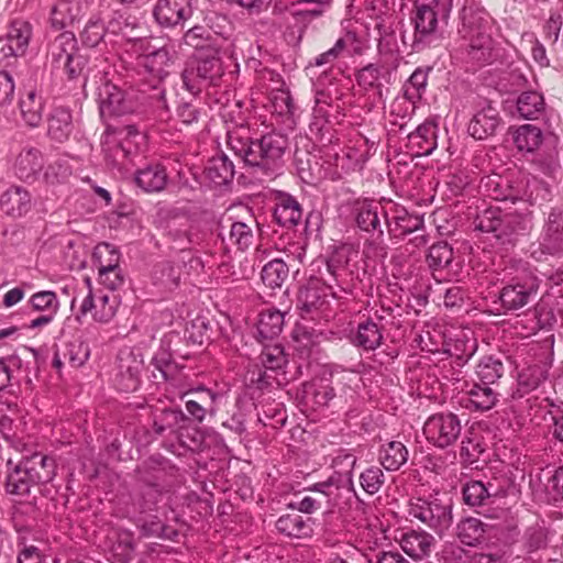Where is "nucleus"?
<instances>
[{
    "mask_svg": "<svg viewBox=\"0 0 563 563\" xmlns=\"http://www.w3.org/2000/svg\"><path fill=\"white\" fill-rule=\"evenodd\" d=\"M468 41V56L476 62H488L492 57L493 40L489 31L470 34L464 37Z\"/></svg>",
    "mask_w": 563,
    "mask_h": 563,
    "instance_id": "nucleus-44",
    "label": "nucleus"
},
{
    "mask_svg": "<svg viewBox=\"0 0 563 563\" xmlns=\"http://www.w3.org/2000/svg\"><path fill=\"white\" fill-rule=\"evenodd\" d=\"M489 526L476 517L462 518L455 528L459 541L471 548H476L485 542Z\"/></svg>",
    "mask_w": 563,
    "mask_h": 563,
    "instance_id": "nucleus-19",
    "label": "nucleus"
},
{
    "mask_svg": "<svg viewBox=\"0 0 563 563\" xmlns=\"http://www.w3.org/2000/svg\"><path fill=\"white\" fill-rule=\"evenodd\" d=\"M192 13V0H157L153 8L155 21L164 27L181 25Z\"/></svg>",
    "mask_w": 563,
    "mask_h": 563,
    "instance_id": "nucleus-13",
    "label": "nucleus"
},
{
    "mask_svg": "<svg viewBox=\"0 0 563 563\" xmlns=\"http://www.w3.org/2000/svg\"><path fill=\"white\" fill-rule=\"evenodd\" d=\"M462 27L459 30L462 37H470V34L489 31L488 13L474 5H465L461 10Z\"/></svg>",
    "mask_w": 563,
    "mask_h": 563,
    "instance_id": "nucleus-24",
    "label": "nucleus"
},
{
    "mask_svg": "<svg viewBox=\"0 0 563 563\" xmlns=\"http://www.w3.org/2000/svg\"><path fill=\"white\" fill-rule=\"evenodd\" d=\"M73 131L71 113L66 108H56L48 117V135L57 141L64 142L68 139Z\"/></svg>",
    "mask_w": 563,
    "mask_h": 563,
    "instance_id": "nucleus-33",
    "label": "nucleus"
},
{
    "mask_svg": "<svg viewBox=\"0 0 563 563\" xmlns=\"http://www.w3.org/2000/svg\"><path fill=\"white\" fill-rule=\"evenodd\" d=\"M135 183L146 192H158L166 187L167 174L159 164L148 165L136 172Z\"/></svg>",
    "mask_w": 563,
    "mask_h": 563,
    "instance_id": "nucleus-27",
    "label": "nucleus"
},
{
    "mask_svg": "<svg viewBox=\"0 0 563 563\" xmlns=\"http://www.w3.org/2000/svg\"><path fill=\"white\" fill-rule=\"evenodd\" d=\"M224 75L223 63L218 46H208L196 53L192 62L183 70L185 88L194 96L202 88L218 86Z\"/></svg>",
    "mask_w": 563,
    "mask_h": 563,
    "instance_id": "nucleus-4",
    "label": "nucleus"
},
{
    "mask_svg": "<svg viewBox=\"0 0 563 563\" xmlns=\"http://www.w3.org/2000/svg\"><path fill=\"white\" fill-rule=\"evenodd\" d=\"M288 276L289 267L279 258L269 261L263 266L261 272L263 283L272 289L282 288Z\"/></svg>",
    "mask_w": 563,
    "mask_h": 563,
    "instance_id": "nucleus-45",
    "label": "nucleus"
},
{
    "mask_svg": "<svg viewBox=\"0 0 563 563\" xmlns=\"http://www.w3.org/2000/svg\"><path fill=\"white\" fill-rule=\"evenodd\" d=\"M460 418L452 412H440L428 418L423 426L427 440L440 449L454 444L461 435Z\"/></svg>",
    "mask_w": 563,
    "mask_h": 563,
    "instance_id": "nucleus-9",
    "label": "nucleus"
},
{
    "mask_svg": "<svg viewBox=\"0 0 563 563\" xmlns=\"http://www.w3.org/2000/svg\"><path fill=\"white\" fill-rule=\"evenodd\" d=\"M169 493L162 487L143 484L136 506L141 512L153 511L157 508L158 503L163 500L164 496Z\"/></svg>",
    "mask_w": 563,
    "mask_h": 563,
    "instance_id": "nucleus-53",
    "label": "nucleus"
},
{
    "mask_svg": "<svg viewBox=\"0 0 563 563\" xmlns=\"http://www.w3.org/2000/svg\"><path fill=\"white\" fill-rule=\"evenodd\" d=\"M499 121V112L488 104L474 114L467 130L475 140H485L495 133Z\"/></svg>",
    "mask_w": 563,
    "mask_h": 563,
    "instance_id": "nucleus-21",
    "label": "nucleus"
},
{
    "mask_svg": "<svg viewBox=\"0 0 563 563\" xmlns=\"http://www.w3.org/2000/svg\"><path fill=\"white\" fill-rule=\"evenodd\" d=\"M468 401L475 410H490L498 401L499 394L495 387L474 382L467 390Z\"/></svg>",
    "mask_w": 563,
    "mask_h": 563,
    "instance_id": "nucleus-35",
    "label": "nucleus"
},
{
    "mask_svg": "<svg viewBox=\"0 0 563 563\" xmlns=\"http://www.w3.org/2000/svg\"><path fill=\"white\" fill-rule=\"evenodd\" d=\"M284 314L278 310H265L260 314L257 331L264 340L276 338L283 330Z\"/></svg>",
    "mask_w": 563,
    "mask_h": 563,
    "instance_id": "nucleus-47",
    "label": "nucleus"
},
{
    "mask_svg": "<svg viewBox=\"0 0 563 563\" xmlns=\"http://www.w3.org/2000/svg\"><path fill=\"white\" fill-rule=\"evenodd\" d=\"M408 450L400 441H390L379 451V462L387 471L399 470L408 460Z\"/></svg>",
    "mask_w": 563,
    "mask_h": 563,
    "instance_id": "nucleus-36",
    "label": "nucleus"
},
{
    "mask_svg": "<svg viewBox=\"0 0 563 563\" xmlns=\"http://www.w3.org/2000/svg\"><path fill=\"white\" fill-rule=\"evenodd\" d=\"M382 329L371 319L358 323L356 333L352 339L354 345L366 351L376 350L382 344Z\"/></svg>",
    "mask_w": 563,
    "mask_h": 563,
    "instance_id": "nucleus-32",
    "label": "nucleus"
},
{
    "mask_svg": "<svg viewBox=\"0 0 563 563\" xmlns=\"http://www.w3.org/2000/svg\"><path fill=\"white\" fill-rule=\"evenodd\" d=\"M327 305V294L324 289L316 283H310L300 288L297 297V309L302 318H313V314Z\"/></svg>",
    "mask_w": 563,
    "mask_h": 563,
    "instance_id": "nucleus-22",
    "label": "nucleus"
},
{
    "mask_svg": "<svg viewBox=\"0 0 563 563\" xmlns=\"http://www.w3.org/2000/svg\"><path fill=\"white\" fill-rule=\"evenodd\" d=\"M143 134L134 124L123 126L107 125L101 137L104 159L113 168H121L130 156L139 151Z\"/></svg>",
    "mask_w": 563,
    "mask_h": 563,
    "instance_id": "nucleus-6",
    "label": "nucleus"
},
{
    "mask_svg": "<svg viewBox=\"0 0 563 563\" xmlns=\"http://www.w3.org/2000/svg\"><path fill=\"white\" fill-rule=\"evenodd\" d=\"M333 484L330 482L318 483L310 490L319 494V498L306 496L298 505V511L305 514H312L321 507L323 499L332 494Z\"/></svg>",
    "mask_w": 563,
    "mask_h": 563,
    "instance_id": "nucleus-57",
    "label": "nucleus"
},
{
    "mask_svg": "<svg viewBox=\"0 0 563 563\" xmlns=\"http://www.w3.org/2000/svg\"><path fill=\"white\" fill-rule=\"evenodd\" d=\"M95 257L99 264L100 283L113 292L124 280L119 268V253L109 243H103L96 247Z\"/></svg>",
    "mask_w": 563,
    "mask_h": 563,
    "instance_id": "nucleus-12",
    "label": "nucleus"
},
{
    "mask_svg": "<svg viewBox=\"0 0 563 563\" xmlns=\"http://www.w3.org/2000/svg\"><path fill=\"white\" fill-rule=\"evenodd\" d=\"M176 59V53L166 46L155 49L143 57V67L146 73L157 80V84L151 87V92L148 93V100L154 108L168 110L165 88L162 86V81L173 71Z\"/></svg>",
    "mask_w": 563,
    "mask_h": 563,
    "instance_id": "nucleus-7",
    "label": "nucleus"
},
{
    "mask_svg": "<svg viewBox=\"0 0 563 563\" xmlns=\"http://www.w3.org/2000/svg\"><path fill=\"white\" fill-rule=\"evenodd\" d=\"M385 482V475L378 466H371L360 475L362 488L369 495L377 493Z\"/></svg>",
    "mask_w": 563,
    "mask_h": 563,
    "instance_id": "nucleus-60",
    "label": "nucleus"
},
{
    "mask_svg": "<svg viewBox=\"0 0 563 563\" xmlns=\"http://www.w3.org/2000/svg\"><path fill=\"white\" fill-rule=\"evenodd\" d=\"M453 257L452 246L448 242H438L429 249L427 263L432 271H441L452 263Z\"/></svg>",
    "mask_w": 563,
    "mask_h": 563,
    "instance_id": "nucleus-50",
    "label": "nucleus"
},
{
    "mask_svg": "<svg viewBox=\"0 0 563 563\" xmlns=\"http://www.w3.org/2000/svg\"><path fill=\"white\" fill-rule=\"evenodd\" d=\"M153 430L158 435H175L187 428L189 417L174 406L155 407L152 410Z\"/></svg>",
    "mask_w": 563,
    "mask_h": 563,
    "instance_id": "nucleus-14",
    "label": "nucleus"
},
{
    "mask_svg": "<svg viewBox=\"0 0 563 563\" xmlns=\"http://www.w3.org/2000/svg\"><path fill=\"white\" fill-rule=\"evenodd\" d=\"M119 306L118 296L113 292L97 297L93 318L101 323H108L115 316Z\"/></svg>",
    "mask_w": 563,
    "mask_h": 563,
    "instance_id": "nucleus-55",
    "label": "nucleus"
},
{
    "mask_svg": "<svg viewBox=\"0 0 563 563\" xmlns=\"http://www.w3.org/2000/svg\"><path fill=\"white\" fill-rule=\"evenodd\" d=\"M181 267L170 262H163L155 266L153 284L162 291L172 292L180 284Z\"/></svg>",
    "mask_w": 563,
    "mask_h": 563,
    "instance_id": "nucleus-30",
    "label": "nucleus"
},
{
    "mask_svg": "<svg viewBox=\"0 0 563 563\" xmlns=\"http://www.w3.org/2000/svg\"><path fill=\"white\" fill-rule=\"evenodd\" d=\"M146 99L148 95L145 90H123L109 80H102L97 88L99 112L103 119L144 112L143 103Z\"/></svg>",
    "mask_w": 563,
    "mask_h": 563,
    "instance_id": "nucleus-5",
    "label": "nucleus"
},
{
    "mask_svg": "<svg viewBox=\"0 0 563 563\" xmlns=\"http://www.w3.org/2000/svg\"><path fill=\"white\" fill-rule=\"evenodd\" d=\"M30 38V32L25 24L20 26L12 25L10 29L7 42L1 46V52L4 57L18 56L24 53Z\"/></svg>",
    "mask_w": 563,
    "mask_h": 563,
    "instance_id": "nucleus-39",
    "label": "nucleus"
},
{
    "mask_svg": "<svg viewBox=\"0 0 563 563\" xmlns=\"http://www.w3.org/2000/svg\"><path fill=\"white\" fill-rule=\"evenodd\" d=\"M277 530L289 538H305L312 532L311 519L303 518L298 512L279 517L276 521Z\"/></svg>",
    "mask_w": 563,
    "mask_h": 563,
    "instance_id": "nucleus-29",
    "label": "nucleus"
},
{
    "mask_svg": "<svg viewBox=\"0 0 563 563\" xmlns=\"http://www.w3.org/2000/svg\"><path fill=\"white\" fill-rule=\"evenodd\" d=\"M44 102L35 90L26 92L20 100L21 115L25 123L32 128L38 126L43 118Z\"/></svg>",
    "mask_w": 563,
    "mask_h": 563,
    "instance_id": "nucleus-38",
    "label": "nucleus"
},
{
    "mask_svg": "<svg viewBox=\"0 0 563 563\" xmlns=\"http://www.w3.org/2000/svg\"><path fill=\"white\" fill-rule=\"evenodd\" d=\"M2 211L10 217H21L32 208L30 192L20 186L9 188L0 199Z\"/></svg>",
    "mask_w": 563,
    "mask_h": 563,
    "instance_id": "nucleus-23",
    "label": "nucleus"
},
{
    "mask_svg": "<svg viewBox=\"0 0 563 563\" xmlns=\"http://www.w3.org/2000/svg\"><path fill=\"white\" fill-rule=\"evenodd\" d=\"M44 167V158L40 150L27 147L20 152L14 164L15 175L23 181L33 183Z\"/></svg>",
    "mask_w": 563,
    "mask_h": 563,
    "instance_id": "nucleus-18",
    "label": "nucleus"
},
{
    "mask_svg": "<svg viewBox=\"0 0 563 563\" xmlns=\"http://www.w3.org/2000/svg\"><path fill=\"white\" fill-rule=\"evenodd\" d=\"M505 367L500 360L493 356H484L476 367L477 383L495 386L498 379L504 375Z\"/></svg>",
    "mask_w": 563,
    "mask_h": 563,
    "instance_id": "nucleus-42",
    "label": "nucleus"
},
{
    "mask_svg": "<svg viewBox=\"0 0 563 563\" xmlns=\"http://www.w3.org/2000/svg\"><path fill=\"white\" fill-rule=\"evenodd\" d=\"M152 364L155 367V369H157L161 373V377L164 380H170L175 378L177 366L172 361L170 354L166 352L156 354L152 360Z\"/></svg>",
    "mask_w": 563,
    "mask_h": 563,
    "instance_id": "nucleus-63",
    "label": "nucleus"
},
{
    "mask_svg": "<svg viewBox=\"0 0 563 563\" xmlns=\"http://www.w3.org/2000/svg\"><path fill=\"white\" fill-rule=\"evenodd\" d=\"M484 485L492 506L504 498H518L520 493L515 482L506 474L490 477Z\"/></svg>",
    "mask_w": 563,
    "mask_h": 563,
    "instance_id": "nucleus-28",
    "label": "nucleus"
},
{
    "mask_svg": "<svg viewBox=\"0 0 563 563\" xmlns=\"http://www.w3.org/2000/svg\"><path fill=\"white\" fill-rule=\"evenodd\" d=\"M68 355V366L78 368L82 366L90 355V350L87 343L80 339H75L64 344L62 347Z\"/></svg>",
    "mask_w": 563,
    "mask_h": 563,
    "instance_id": "nucleus-56",
    "label": "nucleus"
},
{
    "mask_svg": "<svg viewBox=\"0 0 563 563\" xmlns=\"http://www.w3.org/2000/svg\"><path fill=\"white\" fill-rule=\"evenodd\" d=\"M137 529L143 538L175 540L178 537V531L165 525L157 516H151L142 520V522L137 525Z\"/></svg>",
    "mask_w": 563,
    "mask_h": 563,
    "instance_id": "nucleus-41",
    "label": "nucleus"
},
{
    "mask_svg": "<svg viewBox=\"0 0 563 563\" xmlns=\"http://www.w3.org/2000/svg\"><path fill=\"white\" fill-rule=\"evenodd\" d=\"M386 224L389 229V233L406 235L418 231L423 227V219L420 216L410 214L407 210L402 209L389 220L387 213L384 212Z\"/></svg>",
    "mask_w": 563,
    "mask_h": 563,
    "instance_id": "nucleus-37",
    "label": "nucleus"
},
{
    "mask_svg": "<svg viewBox=\"0 0 563 563\" xmlns=\"http://www.w3.org/2000/svg\"><path fill=\"white\" fill-rule=\"evenodd\" d=\"M185 44L194 47L197 52L207 49L208 46H217L211 31L202 25H196L184 34Z\"/></svg>",
    "mask_w": 563,
    "mask_h": 563,
    "instance_id": "nucleus-54",
    "label": "nucleus"
},
{
    "mask_svg": "<svg viewBox=\"0 0 563 563\" xmlns=\"http://www.w3.org/2000/svg\"><path fill=\"white\" fill-rule=\"evenodd\" d=\"M29 302L34 310L51 311L49 313L53 314L56 313L58 308L57 296L51 290H43L32 295Z\"/></svg>",
    "mask_w": 563,
    "mask_h": 563,
    "instance_id": "nucleus-62",
    "label": "nucleus"
},
{
    "mask_svg": "<svg viewBox=\"0 0 563 563\" xmlns=\"http://www.w3.org/2000/svg\"><path fill=\"white\" fill-rule=\"evenodd\" d=\"M463 500L470 507L492 506L484 481H468L463 485Z\"/></svg>",
    "mask_w": 563,
    "mask_h": 563,
    "instance_id": "nucleus-51",
    "label": "nucleus"
},
{
    "mask_svg": "<svg viewBox=\"0 0 563 563\" xmlns=\"http://www.w3.org/2000/svg\"><path fill=\"white\" fill-rule=\"evenodd\" d=\"M473 223L476 230L492 233L501 243H507L514 235L525 234L531 228V213L527 208L506 212L490 207L477 214Z\"/></svg>",
    "mask_w": 563,
    "mask_h": 563,
    "instance_id": "nucleus-3",
    "label": "nucleus"
},
{
    "mask_svg": "<svg viewBox=\"0 0 563 563\" xmlns=\"http://www.w3.org/2000/svg\"><path fill=\"white\" fill-rule=\"evenodd\" d=\"M140 481L172 492L179 485L178 470L168 460L152 456L137 468Z\"/></svg>",
    "mask_w": 563,
    "mask_h": 563,
    "instance_id": "nucleus-10",
    "label": "nucleus"
},
{
    "mask_svg": "<svg viewBox=\"0 0 563 563\" xmlns=\"http://www.w3.org/2000/svg\"><path fill=\"white\" fill-rule=\"evenodd\" d=\"M77 41L71 32L60 33L49 45V55L57 68L69 57L73 58L79 52L77 51Z\"/></svg>",
    "mask_w": 563,
    "mask_h": 563,
    "instance_id": "nucleus-34",
    "label": "nucleus"
},
{
    "mask_svg": "<svg viewBox=\"0 0 563 563\" xmlns=\"http://www.w3.org/2000/svg\"><path fill=\"white\" fill-rule=\"evenodd\" d=\"M24 462L29 467L31 482H35L36 485L49 483L55 477L56 462L54 459L35 453Z\"/></svg>",
    "mask_w": 563,
    "mask_h": 563,
    "instance_id": "nucleus-25",
    "label": "nucleus"
},
{
    "mask_svg": "<svg viewBox=\"0 0 563 563\" xmlns=\"http://www.w3.org/2000/svg\"><path fill=\"white\" fill-rule=\"evenodd\" d=\"M107 35L106 27L101 19L91 18L80 34L84 45L96 47Z\"/></svg>",
    "mask_w": 563,
    "mask_h": 563,
    "instance_id": "nucleus-59",
    "label": "nucleus"
},
{
    "mask_svg": "<svg viewBox=\"0 0 563 563\" xmlns=\"http://www.w3.org/2000/svg\"><path fill=\"white\" fill-rule=\"evenodd\" d=\"M543 96L537 91L522 92L517 100V110L521 118L536 120L544 112Z\"/></svg>",
    "mask_w": 563,
    "mask_h": 563,
    "instance_id": "nucleus-40",
    "label": "nucleus"
},
{
    "mask_svg": "<svg viewBox=\"0 0 563 563\" xmlns=\"http://www.w3.org/2000/svg\"><path fill=\"white\" fill-rule=\"evenodd\" d=\"M27 471L29 467L23 461L8 475L7 492L9 494L19 496L29 495L31 487L36 484L35 482H31V476Z\"/></svg>",
    "mask_w": 563,
    "mask_h": 563,
    "instance_id": "nucleus-46",
    "label": "nucleus"
},
{
    "mask_svg": "<svg viewBox=\"0 0 563 563\" xmlns=\"http://www.w3.org/2000/svg\"><path fill=\"white\" fill-rule=\"evenodd\" d=\"M261 362L267 369L276 371L287 363L284 349L280 345L267 346L261 353Z\"/></svg>",
    "mask_w": 563,
    "mask_h": 563,
    "instance_id": "nucleus-61",
    "label": "nucleus"
},
{
    "mask_svg": "<svg viewBox=\"0 0 563 563\" xmlns=\"http://www.w3.org/2000/svg\"><path fill=\"white\" fill-rule=\"evenodd\" d=\"M514 142L519 151L533 152L542 142V131L532 124H525L517 129Z\"/></svg>",
    "mask_w": 563,
    "mask_h": 563,
    "instance_id": "nucleus-48",
    "label": "nucleus"
},
{
    "mask_svg": "<svg viewBox=\"0 0 563 563\" xmlns=\"http://www.w3.org/2000/svg\"><path fill=\"white\" fill-rule=\"evenodd\" d=\"M273 217L278 225L294 229L301 222L302 209L295 197L286 192H278Z\"/></svg>",
    "mask_w": 563,
    "mask_h": 563,
    "instance_id": "nucleus-16",
    "label": "nucleus"
},
{
    "mask_svg": "<svg viewBox=\"0 0 563 563\" xmlns=\"http://www.w3.org/2000/svg\"><path fill=\"white\" fill-rule=\"evenodd\" d=\"M541 246L552 255L563 252V211L553 209L549 213Z\"/></svg>",
    "mask_w": 563,
    "mask_h": 563,
    "instance_id": "nucleus-20",
    "label": "nucleus"
},
{
    "mask_svg": "<svg viewBox=\"0 0 563 563\" xmlns=\"http://www.w3.org/2000/svg\"><path fill=\"white\" fill-rule=\"evenodd\" d=\"M228 145L262 180L263 177L273 178L283 167L288 140L275 132L253 140L249 128L240 125L228 132Z\"/></svg>",
    "mask_w": 563,
    "mask_h": 563,
    "instance_id": "nucleus-1",
    "label": "nucleus"
},
{
    "mask_svg": "<svg viewBox=\"0 0 563 563\" xmlns=\"http://www.w3.org/2000/svg\"><path fill=\"white\" fill-rule=\"evenodd\" d=\"M539 284L537 278L530 277L523 282H512L499 292L503 308L508 311H516L532 303L538 296Z\"/></svg>",
    "mask_w": 563,
    "mask_h": 563,
    "instance_id": "nucleus-11",
    "label": "nucleus"
},
{
    "mask_svg": "<svg viewBox=\"0 0 563 563\" xmlns=\"http://www.w3.org/2000/svg\"><path fill=\"white\" fill-rule=\"evenodd\" d=\"M409 515L420 520L438 534H443L452 525V503L439 498H418L410 504Z\"/></svg>",
    "mask_w": 563,
    "mask_h": 563,
    "instance_id": "nucleus-8",
    "label": "nucleus"
},
{
    "mask_svg": "<svg viewBox=\"0 0 563 563\" xmlns=\"http://www.w3.org/2000/svg\"><path fill=\"white\" fill-rule=\"evenodd\" d=\"M452 11V0H413L411 23L412 46L417 52L438 46L443 40V26Z\"/></svg>",
    "mask_w": 563,
    "mask_h": 563,
    "instance_id": "nucleus-2",
    "label": "nucleus"
},
{
    "mask_svg": "<svg viewBox=\"0 0 563 563\" xmlns=\"http://www.w3.org/2000/svg\"><path fill=\"white\" fill-rule=\"evenodd\" d=\"M207 178L217 186L229 184L234 177L233 163L227 155L213 156L205 168Z\"/></svg>",
    "mask_w": 563,
    "mask_h": 563,
    "instance_id": "nucleus-31",
    "label": "nucleus"
},
{
    "mask_svg": "<svg viewBox=\"0 0 563 563\" xmlns=\"http://www.w3.org/2000/svg\"><path fill=\"white\" fill-rule=\"evenodd\" d=\"M379 210L384 213L382 207L373 201L364 200L355 205V220L357 227L365 232L377 231L379 235H383V229L380 225Z\"/></svg>",
    "mask_w": 563,
    "mask_h": 563,
    "instance_id": "nucleus-26",
    "label": "nucleus"
},
{
    "mask_svg": "<svg viewBox=\"0 0 563 563\" xmlns=\"http://www.w3.org/2000/svg\"><path fill=\"white\" fill-rule=\"evenodd\" d=\"M549 365L547 363H536L528 366L519 374V384L527 389L532 390L538 388L543 382L548 379Z\"/></svg>",
    "mask_w": 563,
    "mask_h": 563,
    "instance_id": "nucleus-52",
    "label": "nucleus"
},
{
    "mask_svg": "<svg viewBox=\"0 0 563 563\" xmlns=\"http://www.w3.org/2000/svg\"><path fill=\"white\" fill-rule=\"evenodd\" d=\"M399 544L402 551L413 560H422L430 555L435 539L423 530H411L402 533Z\"/></svg>",
    "mask_w": 563,
    "mask_h": 563,
    "instance_id": "nucleus-17",
    "label": "nucleus"
},
{
    "mask_svg": "<svg viewBox=\"0 0 563 563\" xmlns=\"http://www.w3.org/2000/svg\"><path fill=\"white\" fill-rule=\"evenodd\" d=\"M143 371V360L133 352L119 355L118 386L122 391L130 393L137 389L140 376Z\"/></svg>",
    "mask_w": 563,
    "mask_h": 563,
    "instance_id": "nucleus-15",
    "label": "nucleus"
},
{
    "mask_svg": "<svg viewBox=\"0 0 563 563\" xmlns=\"http://www.w3.org/2000/svg\"><path fill=\"white\" fill-rule=\"evenodd\" d=\"M183 398H188L189 400H196V402L210 408L211 410L216 411V399L217 394L213 393L211 389L206 388L203 386H199L195 389H189L186 393L183 394Z\"/></svg>",
    "mask_w": 563,
    "mask_h": 563,
    "instance_id": "nucleus-64",
    "label": "nucleus"
},
{
    "mask_svg": "<svg viewBox=\"0 0 563 563\" xmlns=\"http://www.w3.org/2000/svg\"><path fill=\"white\" fill-rule=\"evenodd\" d=\"M256 225L255 219L250 217L249 221H235L231 223L228 241L238 246L239 250H246L253 244L254 233L253 227Z\"/></svg>",
    "mask_w": 563,
    "mask_h": 563,
    "instance_id": "nucleus-43",
    "label": "nucleus"
},
{
    "mask_svg": "<svg viewBox=\"0 0 563 563\" xmlns=\"http://www.w3.org/2000/svg\"><path fill=\"white\" fill-rule=\"evenodd\" d=\"M434 129L433 124L424 123L408 135L410 143L419 147V155H430L435 148Z\"/></svg>",
    "mask_w": 563,
    "mask_h": 563,
    "instance_id": "nucleus-49",
    "label": "nucleus"
},
{
    "mask_svg": "<svg viewBox=\"0 0 563 563\" xmlns=\"http://www.w3.org/2000/svg\"><path fill=\"white\" fill-rule=\"evenodd\" d=\"M431 68L423 69L419 67L411 74L404 86L405 97L407 99L413 101L415 99L421 98L427 86L428 71Z\"/></svg>",
    "mask_w": 563,
    "mask_h": 563,
    "instance_id": "nucleus-58",
    "label": "nucleus"
}]
</instances>
